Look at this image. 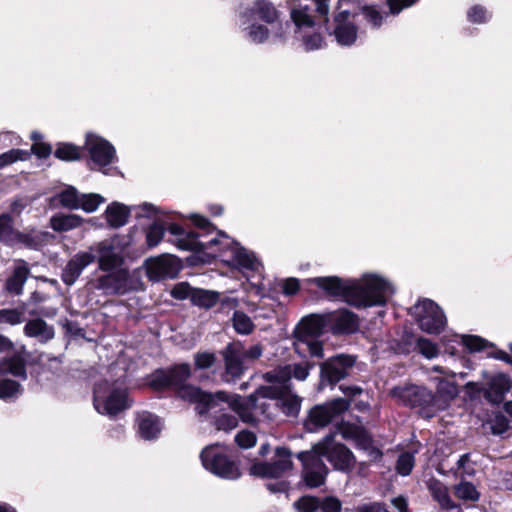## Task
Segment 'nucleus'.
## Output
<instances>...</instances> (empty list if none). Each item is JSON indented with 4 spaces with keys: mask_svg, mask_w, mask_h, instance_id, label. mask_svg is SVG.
Instances as JSON below:
<instances>
[{
    "mask_svg": "<svg viewBox=\"0 0 512 512\" xmlns=\"http://www.w3.org/2000/svg\"><path fill=\"white\" fill-rule=\"evenodd\" d=\"M298 512H317L320 507V498L312 495H304L294 503Z\"/></svg>",
    "mask_w": 512,
    "mask_h": 512,
    "instance_id": "09e8293b",
    "label": "nucleus"
},
{
    "mask_svg": "<svg viewBox=\"0 0 512 512\" xmlns=\"http://www.w3.org/2000/svg\"><path fill=\"white\" fill-rule=\"evenodd\" d=\"M356 358L340 354L331 357L320 364V383L334 386L349 375V370L355 365Z\"/></svg>",
    "mask_w": 512,
    "mask_h": 512,
    "instance_id": "9b49d317",
    "label": "nucleus"
},
{
    "mask_svg": "<svg viewBox=\"0 0 512 512\" xmlns=\"http://www.w3.org/2000/svg\"><path fill=\"white\" fill-rule=\"evenodd\" d=\"M263 378L268 383L285 385L292 378L291 365L279 366L274 370L268 371L264 374Z\"/></svg>",
    "mask_w": 512,
    "mask_h": 512,
    "instance_id": "4c0bfd02",
    "label": "nucleus"
},
{
    "mask_svg": "<svg viewBox=\"0 0 512 512\" xmlns=\"http://www.w3.org/2000/svg\"><path fill=\"white\" fill-rule=\"evenodd\" d=\"M461 344L469 353L481 352L487 348H495V344L478 335H462Z\"/></svg>",
    "mask_w": 512,
    "mask_h": 512,
    "instance_id": "e433bc0d",
    "label": "nucleus"
},
{
    "mask_svg": "<svg viewBox=\"0 0 512 512\" xmlns=\"http://www.w3.org/2000/svg\"><path fill=\"white\" fill-rule=\"evenodd\" d=\"M31 275V270L28 263L19 259L4 282L5 291L13 296H20L23 293L24 285Z\"/></svg>",
    "mask_w": 512,
    "mask_h": 512,
    "instance_id": "a211bd4d",
    "label": "nucleus"
},
{
    "mask_svg": "<svg viewBox=\"0 0 512 512\" xmlns=\"http://www.w3.org/2000/svg\"><path fill=\"white\" fill-rule=\"evenodd\" d=\"M233 261L238 267L251 271L257 270V260L255 255L248 252L244 247H240L234 252Z\"/></svg>",
    "mask_w": 512,
    "mask_h": 512,
    "instance_id": "ea45409f",
    "label": "nucleus"
},
{
    "mask_svg": "<svg viewBox=\"0 0 512 512\" xmlns=\"http://www.w3.org/2000/svg\"><path fill=\"white\" fill-rule=\"evenodd\" d=\"M220 294L201 288H195L191 296V303L200 308L210 309L219 301Z\"/></svg>",
    "mask_w": 512,
    "mask_h": 512,
    "instance_id": "c85d7f7f",
    "label": "nucleus"
},
{
    "mask_svg": "<svg viewBox=\"0 0 512 512\" xmlns=\"http://www.w3.org/2000/svg\"><path fill=\"white\" fill-rule=\"evenodd\" d=\"M350 407V401L341 397L326 401L323 404L313 406L304 420V428L308 432H315L328 426L334 418L346 412Z\"/></svg>",
    "mask_w": 512,
    "mask_h": 512,
    "instance_id": "0eeeda50",
    "label": "nucleus"
},
{
    "mask_svg": "<svg viewBox=\"0 0 512 512\" xmlns=\"http://www.w3.org/2000/svg\"><path fill=\"white\" fill-rule=\"evenodd\" d=\"M314 367L313 362L295 363L291 365L292 377L298 381H304L309 376L310 370Z\"/></svg>",
    "mask_w": 512,
    "mask_h": 512,
    "instance_id": "69168bd1",
    "label": "nucleus"
},
{
    "mask_svg": "<svg viewBox=\"0 0 512 512\" xmlns=\"http://www.w3.org/2000/svg\"><path fill=\"white\" fill-rule=\"evenodd\" d=\"M431 494L433 499L438 502L442 509L453 510L457 507L455 502L451 499L446 486L439 483L431 489Z\"/></svg>",
    "mask_w": 512,
    "mask_h": 512,
    "instance_id": "a19ab883",
    "label": "nucleus"
},
{
    "mask_svg": "<svg viewBox=\"0 0 512 512\" xmlns=\"http://www.w3.org/2000/svg\"><path fill=\"white\" fill-rule=\"evenodd\" d=\"M225 372L232 378H240L244 372L243 361L239 355V352L229 344L224 353Z\"/></svg>",
    "mask_w": 512,
    "mask_h": 512,
    "instance_id": "bb28decb",
    "label": "nucleus"
},
{
    "mask_svg": "<svg viewBox=\"0 0 512 512\" xmlns=\"http://www.w3.org/2000/svg\"><path fill=\"white\" fill-rule=\"evenodd\" d=\"M275 459L271 462L257 461L251 464L249 472L259 478L279 479L293 469L292 451L286 446H278L274 451Z\"/></svg>",
    "mask_w": 512,
    "mask_h": 512,
    "instance_id": "1a4fd4ad",
    "label": "nucleus"
},
{
    "mask_svg": "<svg viewBox=\"0 0 512 512\" xmlns=\"http://www.w3.org/2000/svg\"><path fill=\"white\" fill-rule=\"evenodd\" d=\"M248 36L254 43H263L269 37V30L261 24H252L249 27Z\"/></svg>",
    "mask_w": 512,
    "mask_h": 512,
    "instance_id": "0e129e2a",
    "label": "nucleus"
},
{
    "mask_svg": "<svg viewBox=\"0 0 512 512\" xmlns=\"http://www.w3.org/2000/svg\"><path fill=\"white\" fill-rule=\"evenodd\" d=\"M320 504L322 512H341L342 510V502L335 496L320 498Z\"/></svg>",
    "mask_w": 512,
    "mask_h": 512,
    "instance_id": "774afa93",
    "label": "nucleus"
},
{
    "mask_svg": "<svg viewBox=\"0 0 512 512\" xmlns=\"http://www.w3.org/2000/svg\"><path fill=\"white\" fill-rule=\"evenodd\" d=\"M138 433L145 440H155L159 437L162 427L160 418L148 411H144L137 418Z\"/></svg>",
    "mask_w": 512,
    "mask_h": 512,
    "instance_id": "4be33fe9",
    "label": "nucleus"
},
{
    "mask_svg": "<svg viewBox=\"0 0 512 512\" xmlns=\"http://www.w3.org/2000/svg\"><path fill=\"white\" fill-rule=\"evenodd\" d=\"M192 375L189 363H175L166 368H157L146 376V385L152 391L163 393L173 391L177 398L196 404L197 413L206 414L214 405L215 399L200 387L188 384Z\"/></svg>",
    "mask_w": 512,
    "mask_h": 512,
    "instance_id": "f257e3e1",
    "label": "nucleus"
},
{
    "mask_svg": "<svg viewBox=\"0 0 512 512\" xmlns=\"http://www.w3.org/2000/svg\"><path fill=\"white\" fill-rule=\"evenodd\" d=\"M454 495L464 501L477 502L479 501L481 494L477 490L476 486L469 481L462 480L458 484L454 485Z\"/></svg>",
    "mask_w": 512,
    "mask_h": 512,
    "instance_id": "72a5a7b5",
    "label": "nucleus"
},
{
    "mask_svg": "<svg viewBox=\"0 0 512 512\" xmlns=\"http://www.w3.org/2000/svg\"><path fill=\"white\" fill-rule=\"evenodd\" d=\"M215 427L217 430L229 432L238 426V419L232 414H221L215 419Z\"/></svg>",
    "mask_w": 512,
    "mask_h": 512,
    "instance_id": "13d9d810",
    "label": "nucleus"
},
{
    "mask_svg": "<svg viewBox=\"0 0 512 512\" xmlns=\"http://www.w3.org/2000/svg\"><path fill=\"white\" fill-rule=\"evenodd\" d=\"M231 321L234 330L238 334L250 335L255 329L252 319L242 310H235Z\"/></svg>",
    "mask_w": 512,
    "mask_h": 512,
    "instance_id": "7c9ffc66",
    "label": "nucleus"
},
{
    "mask_svg": "<svg viewBox=\"0 0 512 512\" xmlns=\"http://www.w3.org/2000/svg\"><path fill=\"white\" fill-rule=\"evenodd\" d=\"M194 289L188 282H180L171 290V296L176 300H185L187 298L191 300Z\"/></svg>",
    "mask_w": 512,
    "mask_h": 512,
    "instance_id": "338daca9",
    "label": "nucleus"
},
{
    "mask_svg": "<svg viewBox=\"0 0 512 512\" xmlns=\"http://www.w3.org/2000/svg\"><path fill=\"white\" fill-rule=\"evenodd\" d=\"M416 349L427 359H432L438 356V345L425 337H418L416 339Z\"/></svg>",
    "mask_w": 512,
    "mask_h": 512,
    "instance_id": "de8ad7c7",
    "label": "nucleus"
},
{
    "mask_svg": "<svg viewBox=\"0 0 512 512\" xmlns=\"http://www.w3.org/2000/svg\"><path fill=\"white\" fill-rule=\"evenodd\" d=\"M105 199L96 193L81 194L79 204L80 208L87 213H92L97 210L99 205L103 203Z\"/></svg>",
    "mask_w": 512,
    "mask_h": 512,
    "instance_id": "3c124183",
    "label": "nucleus"
},
{
    "mask_svg": "<svg viewBox=\"0 0 512 512\" xmlns=\"http://www.w3.org/2000/svg\"><path fill=\"white\" fill-rule=\"evenodd\" d=\"M329 331L333 335H351L359 330L360 318L347 308L328 312Z\"/></svg>",
    "mask_w": 512,
    "mask_h": 512,
    "instance_id": "4468645a",
    "label": "nucleus"
},
{
    "mask_svg": "<svg viewBox=\"0 0 512 512\" xmlns=\"http://www.w3.org/2000/svg\"><path fill=\"white\" fill-rule=\"evenodd\" d=\"M80 195L74 186H68L57 195V199L62 207L69 210H77L81 206L79 204Z\"/></svg>",
    "mask_w": 512,
    "mask_h": 512,
    "instance_id": "c9c22d12",
    "label": "nucleus"
},
{
    "mask_svg": "<svg viewBox=\"0 0 512 512\" xmlns=\"http://www.w3.org/2000/svg\"><path fill=\"white\" fill-rule=\"evenodd\" d=\"M220 443L208 445L202 449L200 460L210 473L227 480H236L242 473L238 461L219 450Z\"/></svg>",
    "mask_w": 512,
    "mask_h": 512,
    "instance_id": "423d86ee",
    "label": "nucleus"
},
{
    "mask_svg": "<svg viewBox=\"0 0 512 512\" xmlns=\"http://www.w3.org/2000/svg\"><path fill=\"white\" fill-rule=\"evenodd\" d=\"M256 13L266 23H274L278 18V12L269 0H258L256 2Z\"/></svg>",
    "mask_w": 512,
    "mask_h": 512,
    "instance_id": "79ce46f5",
    "label": "nucleus"
},
{
    "mask_svg": "<svg viewBox=\"0 0 512 512\" xmlns=\"http://www.w3.org/2000/svg\"><path fill=\"white\" fill-rule=\"evenodd\" d=\"M486 386L484 399L493 406L502 404L506 394L512 389V379L504 372H498L492 376L485 377Z\"/></svg>",
    "mask_w": 512,
    "mask_h": 512,
    "instance_id": "2eb2a0df",
    "label": "nucleus"
},
{
    "mask_svg": "<svg viewBox=\"0 0 512 512\" xmlns=\"http://www.w3.org/2000/svg\"><path fill=\"white\" fill-rule=\"evenodd\" d=\"M166 229L162 222L154 221L146 230V244L149 248L156 247L163 239Z\"/></svg>",
    "mask_w": 512,
    "mask_h": 512,
    "instance_id": "c03bdc74",
    "label": "nucleus"
},
{
    "mask_svg": "<svg viewBox=\"0 0 512 512\" xmlns=\"http://www.w3.org/2000/svg\"><path fill=\"white\" fill-rule=\"evenodd\" d=\"M42 242H43V239L39 233H37L35 231H30V232L25 233V232H21L18 229H16V232H15V235L13 238V242H12V247H15V246L21 244L29 249H37L39 246H41Z\"/></svg>",
    "mask_w": 512,
    "mask_h": 512,
    "instance_id": "473e14b6",
    "label": "nucleus"
},
{
    "mask_svg": "<svg viewBox=\"0 0 512 512\" xmlns=\"http://www.w3.org/2000/svg\"><path fill=\"white\" fill-rule=\"evenodd\" d=\"M508 418L501 412H497L491 421V432L493 435H502L510 427Z\"/></svg>",
    "mask_w": 512,
    "mask_h": 512,
    "instance_id": "bf43d9fd",
    "label": "nucleus"
},
{
    "mask_svg": "<svg viewBox=\"0 0 512 512\" xmlns=\"http://www.w3.org/2000/svg\"><path fill=\"white\" fill-rule=\"evenodd\" d=\"M41 138L39 134L34 133L32 135V139L35 141L30 149V155L34 154L39 159L48 158L52 154V146L46 142H38L37 140Z\"/></svg>",
    "mask_w": 512,
    "mask_h": 512,
    "instance_id": "6e6d98bb",
    "label": "nucleus"
},
{
    "mask_svg": "<svg viewBox=\"0 0 512 512\" xmlns=\"http://www.w3.org/2000/svg\"><path fill=\"white\" fill-rule=\"evenodd\" d=\"M192 224L199 229L201 232L200 238L216 231V226L205 216L200 214H192L190 216Z\"/></svg>",
    "mask_w": 512,
    "mask_h": 512,
    "instance_id": "5fc2aeb1",
    "label": "nucleus"
},
{
    "mask_svg": "<svg viewBox=\"0 0 512 512\" xmlns=\"http://www.w3.org/2000/svg\"><path fill=\"white\" fill-rule=\"evenodd\" d=\"M16 232L14 227V217L11 213L4 212L0 214V243L7 247H12L13 238Z\"/></svg>",
    "mask_w": 512,
    "mask_h": 512,
    "instance_id": "c756f323",
    "label": "nucleus"
},
{
    "mask_svg": "<svg viewBox=\"0 0 512 512\" xmlns=\"http://www.w3.org/2000/svg\"><path fill=\"white\" fill-rule=\"evenodd\" d=\"M326 295L333 298H341L345 303L350 298L352 279H342L338 276H320L308 280Z\"/></svg>",
    "mask_w": 512,
    "mask_h": 512,
    "instance_id": "dca6fc26",
    "label": "nucleus"
},
{
    "mask_svg": "<svg viewBox=\"0 0 512 512\" xmlns=\"http://www.w3.org/2000/svg\"><path fill=\"white\" fill-rule=\"evenodd\" d=\"M415 466V457L411 452L401 453L396 461L395 470L401 476H408L411 474Z\"/></svg>",
    "mask_w": 512,
    "mask_h": 512,
    "instance_id": "a18cd8bd",
    "label": "nucleus"
},
{
    "mask_svg": "<svg viewBox=\"0 0 512 512\" xmlns=\"http://www.w3.org/2000/svg\"><path fill=\"white\" fill-rule=\"evenodd\" d=\"M30 159V152L22 149H11L0 155V169L16 161H26Z\"/></svg>",
    "mask_w": 512,
    "mask_h": 512,
    "instance_id": "49530a36",
    "label": "nucleus"
},
{
    "mask_svg": "<svg viewBox=\"0 0 512 512\" xmlns=\"http://www.w3.org/2000/svg\"><path fill=\"white\" fill-rule=\"evenodd\" d=\"M83 148L89 152L91 160L100 167L110 165L116 157L114 146L94 133L86 134Z\"/></svg>",
    "mask_w": 512,
    "mask_h": 512,
    "instance_id": "ddd939ff",
    "label": "nucleus"
},
{
    "mask_svg": "<svg viewBox=\"0 0 512 512\" xmlns=\"http://www.w3.org/2000/svg\"><path fill=\"white\" fill-rule=\"evenodd\" d=\"M388 282L377 275H367L361 281L351 282L350 298L347 304L355 308L384 306L387 302Z\"/></svg>",
    "mask_w": 512,
    "mask_h": 512,
    "instance_id": "f03ea898",
    "label": "nucleus"
},
{
    "mask_svg": "<svg viewBox=\"0 0 512 512\" xmlns=\"http://www.w3.org/2000/svg\"><path fill=\"white\" fill-rule=\"evenodd\" d=\"M419 328L428 334H440L446 325V317L437 303L424 299L410 309Z\"/></svg>",
    "mask_w": 512,
    "mask_h": 512,
    "instance_id": "6e6552de",
    "label": "nucleus"
},
{
    "mask_svg": "<svg viewBox=\"0 0 512 512\" xmlns=\"http://www.w3.org/2000/svg\"><path fill=\"white\" fill-rule=\"evenodd\" d=\"M26 303L22 302L16 308L0 309V324L18 325L25 320Z\"/></svg>",
    "mask_w": 512,
    "mask_h": 512,
    "instance_id": "2f4dec72",
    "label": "nucleus"
},
{
    "mask_svg": "<svg viewBox=\"0 0 512 512\" xmlns=\"http://www.w3.org/2000/svg\"><path fill=\"white\" fill-rule=\"evenodd\" d=\"M333 30L329 32L335 37L337 43L341 46H352L358 35V27L355 23L333 24Z\"/></svg>",
    "mask_w": 512,
    "mask_h": 512,
    "instance_id": "a878e982",
    "label": "nucleus"
},
{
    "mask_svg": "<svg viewBox=\"0 0 512 512\" xmlns=\"http://www.w3.org/2000/svg\"><path fill=\"white\" fill-rule=\"evenodd\" d=\"M171 235H174L176 239L173 243L180 250L191 251L197 255L203 254L215 258L218 252L222 251L221 241L218 237H214L206 242L199 240L201 234L196 231H187L179 223H169L165 228Z\"/></svg>",
    "mask_w": 512,
    "mask_h": 512,
    "instance_id": "39448f33",
    "label": "nucleus"
},
{
    "mask_svg": "<svg viewBox=\"0 0 512 512\" xmlns=\"http://www.w3.org/2000/svg\"><path fill=\"white\" fill-rule=\"evenodd\" d=\"M8 374L21 380L28 378L26 359L21 354L14 353L12 356L3 357L0 360V378H7Z\"/></svg>",
    "mask_w": 512,
    "mask_h": 512,
    "instance_id": "412c9836",
    "label": "nucleus"
},
{
    "mask_svg": "<svg viewBox=\"0 0 512 512\" xmlns=\"http://www.w3.org/2000/svg\"><path fill=\"white\" fill-rule=\"evenodd\" d=\"M23 332L30 338H38L41 342H47L54 337V329L42 318L30 319L26 322Z\"/></svg>",
    "mask_w": 512,
    "mask_h": 512,
    "instance_id": "b1692460",
    "label": "nucleus"
},
{
    "mask_svg": "<svg viewBox=\"0 0 512 512\" xmlns=\"http://www.w3.org/2000/svg\"><path fill=\"white\" fill-rule=\"evenodd\" d=\"M328 461L333 465L335 470L350 472L355 467L356 457L345 444L336 443L331 448Z\"/></svg>",
    "mask_w": 512,
    "mask_h": 512,
    "instance_id": "aec40b11",
    "label": "nucleus"
},
{
    "mask_svg": "<svg viewBox=\"0 0 512 512\" xmlns=\"http://www.w3.org/2000/svg\"><path fill=\"white\" fill-rule=\"evenodd\" d=\"M297 459L302 464V471L315 469V468H326L325 463L310 449L307 451H300L296 454Z\"/></svg>",
    "mask_w": 512,
    "mask_h": 512,
    "instance_id": "37998d69",
    "label": "nucleus"
},
{
    "mask_svg": "<svg viewBox=\"0 0 512 512\" xmlns=\"http://www.w3.org/2000/svg\"><path fill=\"white\" fill-rule=\"evenodd\" d=\"M95 255L90 252L77 253L62 270L61 279L64 284L71 286L81 275L83 269L95 261Z\"/></svg>",
    "mask_w": 512,
    "mask_h": 512,
    "instance_id": "6ab92c4d",
    "label": "nucleus"
},
{
    "mask_svg": "<svg viewBox=\"0 0 512 512\" xmlns=\"http://www.w3.org/2000/svg\"><path fill=\"white\" fill-rule=\"evenodd\" d=\"M362 15L373 27L379 28L383 23V16L377 6L364 5L360 9Z\"/></svg>",
    "mask_w": 512,
    "mask_h": 512,
    "instance_id": "864d4df0",
    "label": "nucleus"
},
{
    "mask_svg": "<svg viewBox=\"0 0 512 512\" xmlns=\"http://www.w3.org/2000/svg\"><path fill=\"white\" fill-rule=\"evenodd\" d=\"M84 148L77 146L71 142H58L56 143L53 152L54 157L64 162L79 161L83 157Z\"/></svg>",
    "mask_w": 512,
    "mask_h": 512,
    "instance_id": "cd10ccee",
    "label": "nucleus"
},
{
    "mask_svg": "<svg viewBox=\"0 0 512 512\" xmlns=\"http://www.w3.org/2000/svg\"><path fill=\"white\" fill-rule=\"evenodd\" d=\"M94 288L105 295H124L130 290V275L127 269H118L97 277Z\"/></svg>",
    "mask_w": 512,
    "mask_h": 512,
    "instance_id": "f8f14e48",
    "label": "nucleus"
},
{
    "mask_svg": "<svg viewBox=\"0 0 512 512\" xmlns=\"http://www.w3.org/2000/svg\"><path fill=\"white\" fill-rule=\"evenodd\" d=\"M145 266L147 277L153 282L175 279L183 267L181 260L170 254L150 258L146 261Z\"/></svg>",
    "mask_w": 512,
    "mask_h": 512,
    "instance_id": "9d476101",
    "label": "nucleus"
},
{
    "mask_svg": "<svg viewBox=\"0 0 512 512\" xmlns=\"http://www.w3.org/2000/svg\"><path fill=\"white\" fill-rule=\"evenodd\" d=\"M83 222L84 219L80 215L58 213L51 217L50 226L54 231L62 233L80 227Z\"/></svg>",
    "mask_w": 512,
    "mask_h": 512,
    "instance_id": "393cba45",
    "label": "nucleus"
},
{
    "mask_svg": "<svg viewBox=\"0 0 512 512\" xmlns=\"http://www.w3.org/2000/svg\"><path fill=\"white\" fill-rule=\"evenodd\" d=\"M291 19L298 28L313 27L315 25L313 17L308 13V6L292 9Z\"/></svg>",
    "mask_w": 512,
    "mask_h": 512,
    "instance_id": "8fccbe9b",
    "label": "nucleus"
},
{
    "mask_svg": "<svg viewBox=\"0 0 512 512\" xmlns=\"http://www.w3.org/2000/svg\"><path fill=\"white\" fill-rule=\"evenodd\" d=\"M485 386L479 382L469 381L464 385V392L470 402H478L484 398Z\"/></svg>",
    "mask_w": 512,
    "mask_h": 512,
    "instance_id": "4d7b16f0",
    "label": "nucleus"
},
{
    "mask_svg": "<svg viewBox=\"0 0 512 512\" xmlns=\"http://www.w3.org/2000/svg\"><path fill=\"white\" fill-rule=\"evenodd\" d=\"M362 428L363 426L348 421H341L337 425L339 433L346 440H354Z\"/></svg>",
    "mask_w": 512,
    "mask_h": 512,
    "instance_id": "680f3d73",
    "label": "nucleus"
},
{
    "mask_svg": "<svg viewBox=\"0 0 512 512\" xmlns=\"http://www.w3.org/2000/svg\"><path fill=\"white\" fill-rule=\"evenodd\" d=\"M108 387L107 381L95 385L93 389V405L97 412L112 418L129 409L133 401L129 398L127 388L113 387L106 394Z\"/></svg>",
    "mask_w": 512,
    "mask_h": 512,
    "instance_id": "20e7f679",
    "label": "nucleus"
},
{
    "mask_svg": "<svg viewBox=\"0 0 512 512\" xmlns=\"http://www.w3.org/2000/svg\"><path fill=\"white\" fill-rule=\"evenodd\" d=\"M329 331L328 313L311 314L303 317L296 328V336L300 341L304 337H317Z\"/></svg>",
    "mask_w": 512,
    "mask_h": 512,
    "instance_id": "f3484780",
    "label": "nucleus"
},
{
    "mask_svg": "<svg viewBox=\"0 0 512 512\" xmlns=\"http://www.w3.org/2000/svg\"><path fill=\"white\" fill-rule=\"evenodd\" d=\"M256 434L250 430H242L235 436V443L242 449H249L256 445Z\"/></svg>",
    "mask_w": 512,
    "mask_h": 512,
    "instance_id": "052dcab7",
    "label": "nucleus"
},
{
    "mask_svg": "<svg viewBox=\"0 0 512 512\" xmlns=\"http://www.w3.org/2000/svg\"><path fill=\"white\" fill-rule=\"evenodd\" d=\"M390 395L399 399L405 407L416 410L424 418H432L437 412V396L424 386H396L391 389Z\"/></svg>",
    "mask_w": 512,
    "mask_h": 512,
    "instance_id": "7ed1b4c3",
    "label": "nucleus"
},
{
    "mask_svg": "<svg viewBox=\"0 0 512 512\" xmlns=\"http://www.w3.org/2000/svg\"><path fill=\"white\" fill-rule=\"evenodd\" d=\"M327 474L326 468H315L302 471V478L308 488H318L325 483Z\"/></svg>",
    "mask_w": 512,
    "mask_h": 512,
    "instance_id": "58836bf2",
    "label": "nucleus"
},
{
    "mask_svg": "<svg viewBox=\"0 0 512 512\" xmlns=\"http://www.w3.org/2000/svg\"><path fill=\"white\" fill-rule=\"evenodd\" d=\"M216 362V356L212 352H198L194 356L195 369L203 370L211 368Z\"/></svg>",
    "mask_w": 512,
    "mask_h": 512,
    "instance_id": "e2e57ef3",
    "label": "nucleus"
},
{
    "mask_svg": "<svg viewBox=\"0 0 512 512\" xmlns=\"http://www.w3.org/2000/svg\"><path fill=\"white\" fill-rule=\"evenodd\" d=\"M23 392L21 384L10 378H0V399L9 401L16 399Z\"/></svg>",
    "mask_w": 512,
    "mask_h": 512,
    "instance_id": "f704fd0d",
    "label": "nucleus"
},
{
    "mask_svg": "<svg viewBox=\"0 0 512 512\" xmlns=\"http://www.w3.org/2000/svg\"><path fill=\"white\" fill-rule=\"evenodd\" d=\"M301 409V399L297 395H290L283 399L281 410L288 417H297Z\"/></svg>",
    "mask_w": 512,
    "mask_h": 512,
    "instance_id": "603ef678",
    "label": "nucleus"
},
{
    "mask_svg": "<svg viewBox=\"0 0 512 512\" xmlns=\"http://www.w3.org/2000/svg\"><path fill=\"white\" fill-rule=\"evenodd\" d=\"M104 215L108 225L111 228L118 229L128 223L130 208L114 201L106 207Z\"/></svg>",
    "mask_w": 512,
    "mask_h": 512,
    "instance_id": "5701e85b",
    "label": "nucleus"
}]
</instances>
